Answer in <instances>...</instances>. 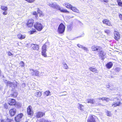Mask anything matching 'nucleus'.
Returning <instances> with one entry per match:
<instances>
[{
	"label": "nucleus",
	"mask_w": 122,
	"mask_h": 122,
	"mask_svg": "<svg viewBox=\"0 0 122 122\" xmlns=\"http://www.w3.org/2000/svg\"><path fill=\"white\" fill-rule=\"evenodd\" d=\"M34 26L35 29L38 31H41L43 28V25L38 22H36L34 25Z\"/></svg>",
	"instance_id": "nucleus-1"
},
{
	"label": "nucleus",
	"mask_w": 122,
	"mask_h": 122,
	"mask_svg": "<svg viewBox=\"0 0 122 122\" xmlns=\"http://www.w3.org/2000/svg\"><path fill=\"white\" fill-rule=\"evenodd\" d=\"M51 5V6L52 8L57 9V10H60L62 12L68 13H70V12L67 10L66 9H61V8L57 5H54L53 4Z\"/></svg>",
	"instance_id": "nucleus-2"
},
{
	"label": "nucleus",
	"mask_w": 122,
	"mask_h": 122,
	"mask_svg": "<svg viewBox=\"0 0 122 122\" xmlns=\"http://www.w3.org/2000/svg\"><path fill=\"white\" fill-rule=\"evenodd\" d=\"M65 26L62 23H61L59 25L57 29V31L60 34L63 33L65 31Z\"/></svg>",
	"instance_id": "nucleus-3"
},
{
	"label": "nucleus",
	"mask_w": 122,
	"mask_h": 122,
	"mask_svg": "<svg viewBox=\"0 0 122 122\" xmlns=\"http://www.w3.org/2000/svg\"><path fill=\"white\" fill-rule=\"evenodd\" d=\"M8 103L10 106H16L18 105V103L13 98H10Z\"/></svg>",
	"instance_id": "nucleus-4"
},
{
	"label": "nucleus",
	"mask_w": 122,
	"mask_h": 122,
	"mask_svg": "<svg viewBox=\"0 0 122 122\" xmlns=\"http://www.w3.org/2000/svg\"><path fill=\"white\" fill-rule=\"evenodd\" d=\"M46 44V43L43 45L42 46L41 49V54L44 57H47L46 52L47 51V45Z\"/></svg>",
	"instance_id": "nucleus-5"
},
{
	"label": "nucleus",
	"mask_w": 122,
	"mask_h": 122,
	"mask_svg": "<svg viewBox=\"0 0 122 122\" xmlns=\"http://www.w3.org/2000/svg\"><path fill=\"white\" fill-rule=\"evenodd\" d=\"M34 23V20L32 18H30L27 20L25 25L27 28H30L33 26Z\"/></svg>",
	"instance_id": "nucleus-6"
},
{
	"label": "nucleus",
	"mask_w": 122,
	"mask_h": 122,
	"mask_svg": "<svg viewBox=\"0 0 122 122\" xmlns=\"http://www.w3.org/2000/svg\"><path fill=\"white\" fill-rule=\"evenodd\" d=\"M27 112L28 115L30 116H32L33 115L34 112L31 106L29 105L27 107Z\"/></svg>",
	"instance_id": "nucleus-7"
},
{
	"label": "nucleus",
	"mask_w": 122,
	"mask_h": 122,
	"mask_svg": "<svg viewBox=\"0 0 122 122\" xmlns=\"http://www.w3.org/2000/svg\"><path fill=\"white\" fill-rule=\"evenodd\" d=\"M15 83L8 81L6 83V85L7 86H9L10 87H13L14 88L16 87L17 86V82L15 81Z\"/></svg>",
	"instance_id": "nucleus-8"
},
{
	"label": "nucleus",
	"mask_w": 122,
	"mask_h": 122,
	"mask_svg": "<svg viewBox=\"0 0 122 122\" xmlns=\"http://www.w3.org/2000/svg\"><path fill=\"white\" fill-rule=\"evenodd\" d=\"M45 113L41 111H39L36 113L35 117L37 118H39L45 116Z\"/></svg>",
	"instance_id": "nucleus-9"
},
{
	"label": "nucleus",
	"mask_w": 122,
	"mask_h": 122,
	"mask_svg": "<svg viewBox=\"0 0 122 122\" xmlns=\"http://www.w3.org/2000/svg\"><path fill=\"white\" fill-rule=\"evenodd\" d=\"M103 23L105 24L107 26H112V25L111 22L108 20L107 19H104L102 21Z\"/></svg>",
	"instance_id": "nucleus-10"
},
{
	"label": "nucleus",
	"mask_w": 122,
	"mask_h": 122,
	"mask_svg": "<svg viewBox=\"0 0 122 122\" xmlns=\"http://www.w3.org/2000/svg\"><path fill=\"white\" fill-rule=\"evenodd\" d=\"M23 116V115L22 113H20L18 114L15 118V119L16 122H19L21 120V118Z\"/></svg>",
	"instance_id": "nucleus-11"
},
{
	"label": "nucleus",
	"mask_w": 122,
	"mask_h": 122,
	"mask_svg": "<svg viewBox=\"0 0 122 122\" xmlns=\"http://www.w3.org/2000/svg\"><path fill=\"white\" fill-rule=\"evenodd\" d=\"M114 39L117 41H118L120 39V35L119 33L116 31L114 32Z\"/></svg>",
	"instance_id": "nucleus-12"
},
{
	"label": "nucleus",
	"mask_w": 122,
	"mask_h": 122,
	"mask_svg": "<svg viewBox=\"0 0 122 122\" xmlns=\"http://www.w3.org/2000/svg\"><path fill=\"white\" fill-rule=\"evenodd\" d=\"M96 116L93 115H90L87 120V122H96L95 119Z\"/></svg>",
	"instance_id": "nucleus-13"
},
{
	"label": "nucleus",
	"mask_w": 122,
	"mask_h": 122,
	"mask_svg": "<svg viewBox=\"0 0 122 122\" xmlns=\"http://www.w3.org/2000/svg\"><path fill=\"white\" fill-rule=\"evenodd\" d=\"M91 48L92 51H98V50H100L102 49L101 47L95 45L92 46Z\"/></svg>",
	"instance_id": "nucleus-14"
},
{
	"label": "nucleus",
	"mask_w": 122,
	"mask_h": 122,
	"mask_svg": "<svg viewBox=\"0 0 122 122\" xmlns=\"http://www.w3.org/2000/svg\"><path fill=\"white\" fill-rule=\"evenodd\" d=\"M31 49L32 50L38 51L39 49V46L36 44H32L31 46Z\"/></svg>",
	"instance_id": "nucleus-15"
},
{
	"label": "nucleus",
	"mask_w": 122,
	"mask_h": 122,
	"mask_svg": "<svg viewBox=\"0 0 122 122\" xmlns=\"http://www.w3.org/2000/svg\"><path fill=\"white\" fill-rule=\"evenodd\" d=\"M16 113V110L14 108L10 109L9 111V114L11 117L13 116Z\"/></svg>",
	"instance_id": "nucleus-16"
},
{
	"label": "nucleus",
	"mask_w": 122,
	"mask_h": 122,
	"mask_svg": "<svg viewBox=\"0 0 122 122\" xmlns=\"http://www.w3.org/2000/svg\"><path fill=\"white\" fill-rule=\"evenodd\" d=\"M26 35L25 34H22L20 33H19L17 35L18 38L20 40L24 39L25 38Z\"/></svg>",
	"instance_id": "nucleus-17"
},
{
	"label": "nucleus",
	"mask_w": 122,
	"mask_h": 122,
	"mask_svg": "<svg viewBox=\"0 0 122 122\" xmlns=\"http://www.w3.org/2000/svg\"><path fill=\"white\" fill-rule=\"evenodd\" d=\"M1 122H15L14 120L12 119L7 118L5 120L4 119H2L0 120Z\"/></svg>",
	"instance_id": "nucleus-18"
},
{
	"label": "nucleus",
	"mask_w": 122,
	"mask_h": 122,
	"mask_svg": "<svg viewBox=\"0 0 122 122\" xmlns=\"http://www.w3.org/2000/svg\"><path fill=\"white\" fill-rule=\"evenodd\" d=\"M98 51L99 52L98 54L99 57L102 58L105 55L103 50H100Z\"/></svg>",
	"instance_id": "nucleus-19"
},
{
	"label": "nucleus",
	"mask_w": 122,
	"mask_h": 122,
	"mask_svg": "<svg viewBox=\"0 0 122 122\" xmlns=\"http://www.w3.org/2000/svg\"><path fill=\"white\" fill-rule=\"evenodd\" d=\"M37 12L39 15V16L40 17H42L44 16V14L43 13L42 11H41L40 9L39 8L37 9Z\"/></svg>",
	"instance_id": "nucleus-20"
},
{
	"label": "nucleus",
	"mask_w": 122,
	"mask_h": 122,
	"mask_svg": "<svg viewBox=\"0 0 122 122\" xmlns=\"http://www.w3.org/2000/svg\"><path fill=\"white\" fill-rule=\"evenodd\" d=\"M121 103L120 101L113 102L112 105V106L113 107H115L117 106H119Z\"/></svg>",
	"instance_id": "nucleus-21"
},
{
	"label": "nucleus",
	"mask_w": 122,
	"mask_h": 122,
	"mask_svg": "<svg viewBox=\"0 0 122 122\" xmlns=\"http://www.w3.org/2000/svg\"><path fill=\"white\" fill-rule=\"evenodd\" d=\"M42 92L38 91L35 93V96L36 97L38 98L40 97L42 95Z\"/></svg>",
	"instance_id": "nucleus-22"
},
{
	"label": "nucleus",
	"mask_w": 122,
	"mask_h": 122,
	"mask_svg": "<svg viewBox=\"0 0 122 122\" xmlns=\"http://www.w3.org/2000/svg\"><path fill=\"white\" fill-rule=\"evenodd\" d=\"M113 64L111 62H109L106 65V66L107 68L109 69L111 68L113 66Z\"/></svg>",
	"instance_id": "nucleus-23"
},
{
	"label": "nucleus",
	"mask_w": 122,
	"mask_h": 122,
	"mask_svg": "<svg viewBox=\"0 0 122 122\" xmlns=\"http://www.w3.org/2000/svg\"><path fill=\"white\" fill-rule=\"evenodd\" d=\"M64 6L67 8L70 9L72 7V5L68 3H64Z\"/></svg>",
	"instance_id": "nucleus-24"
},
{
	"label": "nucleus",
	"mask_w": 122,
	"mask_h": 122,
	"mask_svg": "<svg viewBox=\"0 0 122 122\" xmlns=\"http://www.w3.org/2000/svg\"><path fill=\"white\" fill-rule=\"evenodd\" d=\"M70 9L73 11L77 13H78L79 12V10L75 7L72 6Z\"/></svg>",
	"instance_id": "nucleus-25"
},
{
	"label": "nucleus",
	"mask_w": 122,
	"mask_h": 122,
	"mask_svg": "<svg viewBox=\"0 0 122 122\" xmlns=\"http://www.w3.org/2000/svg\"><path fill=\"white\" fill-rule=\"evenodd\" d=\"M89 70L93 72L97 73V70L95 68L92 67H91L89 68Z\"/></svg>",
	"instance_id": "nucleus-26"
},
{
	"label": "nucleus",
	"mask_w": 122,
	"mask_h": 122,
	"mask_svg": "<svg viewBox=\"0 0 122 122\" xmlns=\"http://www.w3.org/2000/svg\"><path fill=\"white\" fill-rule=\"evenodd\" d=\"M87 103H91L92 104H93L95 102V101L93 99H87Z\"/></svg>",
	"instance_id": "nucleus-27"
},
{
	"label": "nucleus",
	"mask_w": 122,
	"mask_h": 122,
	"mask_svg": "<svg viewBox=\"0 0 122 122\" xmlns=\"http://www.w3.org/2000/svg\"><path fill=\"white\" fill-rule=\"evenodd\" d=\"M18 95V93L16 91H15L14 92L13 94H11L10 95L12 97L14 98H15L17 97Z\"/></svg>",
	"instance_id": "nucleus-28"
},
{
	"label": "nucleus",
	"mask_w": 122,
	"mask_h": 122,
	"mask_svg": "<svg viewBox=\"0 0 122 122\" xmlns=\"http://www.w3.org/2000/svg\"><path fill=\"white\" fill-rule=\"evenodd\" d=\"M99 100H102V101L104 100L106 102H108L109 100V99L108 98H106V97H102V98H99Z\"/></svg>",
	"instance_id": "nucleus-29"
},
{
	"label": "nucleus",
	"mask_w": 122,
	"mask_h": 122,
	"mask_svg": "<svg viewBox=\"0 0 122 122\" xmlns=\"http://www.w3.org/2000/svg\"><path fill=\"white\" fill-rule=\"evenodd\" d=\"M1 9L4 11H7L8 9V8L6 6H5L4 5H1L0 7Z\"/></svg>",
	"instance_id": "nucleus-30"
},
{
	"label": "nucleus",
	"mask_w": 122,
	"mask_h": 122,
	"mask_svg": "<svg viewBox=\"0 0 122 122\" xmlns=\"http://www.w3.org/2000/svg\"><path fill=\"white\" fill-rule=\"evenodd\" d=\"M39 74V72L38 71H33V73L32 74L33 76H38Z\"/></svg>",
	"instance_id": "nucleus-31"
},
{
	"label": "nucleus",
	"mask_w": 122,
	"mask_h": 122,
	"mask_svg": "<svg viewBox=\"0 0 122 122\" xmlns=\"http://www.w3.org/2000/svg\"><path fill=\"white\" fill-rule=\"evenodd\" d=\"M51 94V92L49 91H47L44 93V95L45 96H49Z\"/></svg>",
	"instance_id": "nucleus-32"
},
{
	"label": "nucleus",
	"mask_w": 122,
	"mask_h": 122,
	"mask_svg": "<svg viewBox=\"0 0 122 122\" xmlns=\"http://www.w3.org/2000/svg\"><path fill=\"white\" fill-rule=\"evenodd\" d=\"M117 4L119 6L122 7V2L121 0H117Z\"/></svg>",
	"instance_id": "nucleus-33"
},
{
	"label": "nucleus",
	"mask_w": 122,
	"mask_h": 122,
	"mask_svg": "<svg viewBox=\"0 0 122 122\" xmlns=\"http://www.w3.org/2000/svg\"><path fill=\"white\" fill-rule=\"evenodd\" d=\"M38 12H37L36 11H33L32 12V15H35V17L36 18H38Z\"/></svg>",
	"instance_id": "nucleus-34"
},
{
	"label": "nucleus",
	"mask_w": 122,
	"mask_h": 122,
	"mask_svg": "<svg viewBox=\"0 0 122 122\" xmlns=\"http://www.w3.org/2000/svg\"><path fill=\"white\" fill-rule=\"evenodd\" d=\"M36 29H32L30 31V34H34V33L36 32Z\"/></svg>",
	"instance_id": "nucleus-35"
},
{
	"label": "nucleus",
	"mask_w": 122,
	"mask_h": 122,
	"mask_svg": "<svg viewBox=\"0 0 122 122\" xmlns=\"http://www.w3.org/2000/svg\"><path fill=\"white\" fill-rule=\"evenodd\" d=\"M40 122H51V121H49L47 119L43 118L42 120Z\"/></svg>",
	"instance_id": "nucleus-36"
},
{
	"label": "nucleus",
	"mask_w": 122,
	"mask_h": 122,
	"mask_svg": "<svg viewBox=\"0 0 122 122\" xmlns=\"http://www.w3.org/2000/svg\"><path fill=\"white\" fill-rule=\"evenodd\" d=\"M104 32L107 35H110V34L111 31H110L109 30H106L104 31Z\"/></svg>",
	"instance_id": "nucleus-37"
},
{
	"label": "nucleus",
	"mask_w": 122,
	"mask_h": 122,
	"mask_svg": "<svg viewBox=\"0 0 122 122\" xmlns=\"http://www.w3.org/2000/svg\"><path fill=\"white\" fill-rule=\"evenodd\" d=\"M27 1L28 3H32L34 2L36 0H25Z\"/></svg>",
	"instance_id": "nucleus-38"
},
{
	"label": "nucleus",
	"mask_w": 122,
	"mask_h": 122,
	"mask_svg": "<svg viewBox=\"0 0 122 122\" xmlns=\"http://www.w3.org/2000/svg\"><path fill=\"white\" fill-rule=\"evenodd\" d=\"M3 107L4 108L7 109L8 108V105L6 103H5L3 105Z\"/></svg>",
	"instance_id": "nucleus-39"
},
{
	"label": "nucleus",
	"mask_w": 122,
	"mask_h": 122,
	"mask_svg": "<svg viewBox=\"0 0 122 122\" xmlns=\"http://www.w3.org/2000/svg\"><path fill=\"white\" fill-rule=\"evenodd\" d=\"M79 105V106L78 108L81 110H82V107H83V106L81 104L78 103Z\"/></svg>",
	"instance_id": "nucleus-40"
},
{
	"label": "nucleus",
	"mask_w": 122,
	"mask_h": 122,
	"mask_svg": "<svg viewBox=\"0 0 122 122\" xmlns=\"http://www.w3.org/2000/svg\"><path fill=\"white\" fill-rule=\"evenodd\" d=\"M64 68L65 69H68L69 68L68 67L67 64L66 63H64L63 64Z\"/></svg>",
	"instance_id": "nucleus-41"
},
{
	"label": "nucleus",
	"mask_w": 122,
	"mask_h": 122,
	"mask_svg": "<svg viewBox=\"0 0 122 122\" xmlns=\"http://www.w3.org/2000/svg\"><path fill=\"white\" fill-rule=\"evenodd\" d=\"M107 115L109 117H110L111 115V113L110 112L107 111L106 112Z\"/></svg>",
	"instance_id": "nucleus-42"
},
{
	"label": "nucleus",
	"mask_w": 122,
	"mask_h": 122,
	"mask_svg": "<svg viewBox=\"0 0 122 122\" xmlns=\"http://www.w3.org/2000/svg\"><path fill=\"white\" fill-rule=\"evenodd\" d=\"M20 65L22 67L24 66L25 65L24 63L22 61H20Z\"/></svg>",
	"instance_id": "nucleus-43"
},
{
	"label": "nucleus",
	"mask_w": 122,
	"mask_h": 122,
	"mask_svg": "<svg viewBox=\"0 0 122 122\" xmlns=\"http://www.w3.org/2000/svg\"><path fill=\"white\" fill-rule=\"evenodd\" d=\"M99 1L107 3L108 2V0H99Z\"/></svg>",
	"instance_id": "nucleus-44"
},
{
	"label": "nucleus",
	"mask_w": 122,
	"mask_h": 122,
	"mask_svg": "<svg viewBox=\"0 0 122 122\" xmlns=\"http://www.w3.org/2000/svg\"><path fill=\"white\" fill-rule=\"evenodd\" d=\"M7 14L8 12L6 11H4L2 13L4 15H7Z\"/></svg>",
	"instance_id": "nucleus-45"
},
{
	"label": "nucleus",
	"mask_w": 122,
	"mask_h": 122,
	"mask_svg": "<svg viewBox=\"0 0 122 122\" xmlns=\"http://www.w3.org/2000/svg\"><path fill=\"white\" fill-rule=\"evenodd\" d=\"M8 56H11L13 55L12 54L10 51L8 52Z\"/></svg>",
	"instance_id": "nucleus-46"
},
{
	"label": "nucleus",
	"mask_w": 122,
	"mask_h": 122,
	"mask_svg": "<svg viewBox=\"0 0 122 122\" xmlns=\"http://www.w3.org/2000/svg\"><path fill=\"white\" fill-rule=\"evenodd\" d=\"M115 70L116 72H119V69L118 68H116L115 69Z\"/></svg>",
	"instance_id": "nucleus-47"
},
{
	"label": "nucleus",
	"mask_w": 122,
	"mask_h": 122,
	"mask_svg": "<svg viewBox=\"0 0 122 122\" xmlns=\"http://www.w3.org/2000/svg\"><path fill=\"white\" fill-rule=\"evenodd\" d=\"M119 17H120V19L122 20V15L120 14L119 15Z\"/></svg>",
	"instance_id": "nucleus-48"
},
{
	"label": "nucleus",
	"mask_w": 122,
	"mask_h": 122,
	"mask_svg": "<svg viewBox=\"0 0 122 122\" xmlns=\"http://www.w3.org/2000/svg\"><path fill=\"white\" fill-rule=\"evenodd\" d=\"M77 46H78L79 48H81L82 46L80 44H78L77 45Z\"/></svg>",
	"instance_id": "nucleus-49"
},
{
	"label": "nucleus",
	"mask_w": 122,
	"mask_h": 122,
	"mask_svg": "<svg viewBox=\"0 0 122 122\" xmlns=\"http://www.w3.org/2000/svg\"><path fill=\"white\" fill-rule=\"evenodd\" d=\"M83 48H84V49H85H85H86V48H85V47H84Z\"/></svg>",
	"instance_id": "nucleus-50"
},
{
	"label": "nucleus",
	"mask_w": 122,
	"mask_h": 122,
	"mask_svg": "<svg viewBox=\"0 0 122 122\" xmlns=\"http://www.w3.org/2000/svg\"><path fill=\"white\" fill-rule=\"evenodd\" d=\"M115 112H117V110H115Z\"/></svg>",
	"instance_id": "nucleus-51"
},
{
	"label": "nucleus",
	"mask_w": 122,
	"mask_h": 122,
	"mask_svg": "<svg viewBox=\"0 0 122 122\" xmlns=\"http://www.w3.org/2000/svg\"><path fill=\"white\" fill-rule=\"evenodd\" d=\"M25 122H27V121H26Z\"/></svg>",
	"instance_id": "nucleus-52"
},
{
	"label": "nucleus",
	"mask_w": 122,
	"mask_h": 122,
	"mask_svg": "<svg viewBox=\"0 0 122 122\" xmlns=\"http://www.w3.org/2000/svg\"><path fill=\"white\" fill-rule=\"evenodd\" d=\"M13 91V90H12V91Z\"/></svg>",
	"instance_id": "nucleus-53"
}]
</instances>
